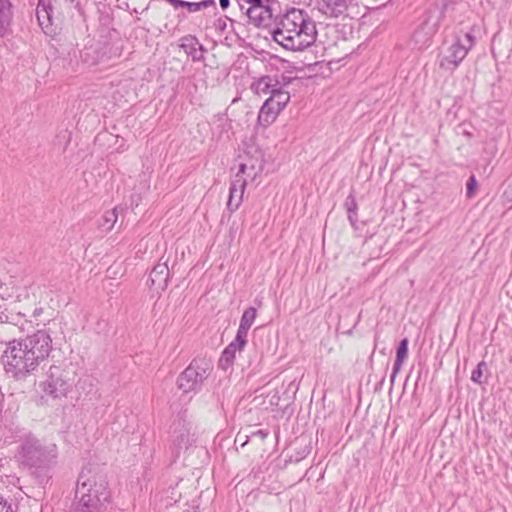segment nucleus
Here are the masks:
<instances>
[{"instance_id": "f257e3e1", "label": "nucleus", "mask_w": 512, "mask_h": 512, "mask_svg": "<svg viewBox=\"0 0 512 512\" xmlns=\"http://www.w3.org/2000/svg\"><path fill=\"white\" fill-rule=\"evenodd\" d=\"M52 350V338L46 330L13 339L1 356L5 372L16 380H24L45 361Z\"/></svg>"}, {"instance_id": "f03ea898", "label": "nucleus", "mask_w": 512, "mask_h": 512, "mask_svg": "<svg viewBox=\"0 0 512 512\" xmlns=\"http://www.w3.org/2000/svg\"><path fill=\"white\" fill-rule=\"evenodd\" d=\"M317 37L315 22L302 10L291 9L275 23L272 39L290 51H303L312 46Z\"/></svg>"}, {"instance_id": "7ed1b4c3", "label": "nucleus", "mask_w": 512, "mask_h": 512, "mask_svg": "<svg viewBox=\"0 0 512 512\" xmlns=\"http://www.w3.org/2000/svg\"><path fill=\"white\" fill-rule=\"evenodd\" d=\"M77 495L78 503L83 506L105 511L111 497L106 474L97 467L83 468L77 482Z\"/></svg>"}, {"instance_id": "20e7f679", "label": "nucleus", "mask_w": 512, "mask_h": 512, "mask_svg": "<svg viewBox=\"0 0 512 512\" xmlns=\"http://www.w3.org/2000/svg\"><path fill=\"white\" fill-rule=\"evenodd\" d=\"M57 445L34 436L25 437L15 453L16 461L29 469H46L56 462Z\"/></svg>"}, {"instance_id": "39448f33", "label": "nucleus", "mask_w": 512, "mask_h": 512, "mask_svg": "<svg viewBox=\"0 0 512 512\" xmlns=\"http://www.w3.org/2000/svg\"><path fill=\"white\" fill-rule=\"evenodd\" d=\"M38 386L41 399L61 400L71 391L72 382L67 372L58 366H51Z\"/></svg>"}, {"instance_id": "423d86ee", "label": "nucleus", "mask_w": 512, "mask_h": 512, "mask_svg": "<svg viewBox=\"0 0 512 512\" xmlns=\"http://www.w3.org/2000/svg\"><path fill=\"white\" fill-rule=\"evenodd\" d=\"M213 369L210 360L205 358L194 359L180 374L177 385L184 393L197 391Z\"/></svg>"}, {"instance_id": "0eeeda50", "label": "nucleus", "mask_w": 512, "mask_h": 512, "mask_svg": "<svg viewBox=\"0 0 512 512\" xmlns=\"http://www.w3.org/2000/svg\"><path fill=\"white\" fill-rule=\"evenodd\" d=\"M474 42L475 38L471 33L456 35L453 43L442 54L440 67L449 71L455 70L474 46Z\"/></svg>"}, {"instance_id": "6e6552de", "label": "nucleus", "mask_w": 512, "mask_h": 512, "mask_svg": "<svg viewBox=\"0 0 512 512\" xmlns=\"http://www.w3.org/2000/svg\"><path fill=\"white\" fill-rule=\"evenodd\" d=\"M237 5L250 24L266 27L272 19L271 0H236Z\"/></svg>"}, {"instance_id": "1a4fd4ad", "label": "nucleus", "mask_w": 512, "mask_h": 512, "mask_svg": "<svg viewBox=\"0 0 512 512\" xmlns=\"http://www.w3.org/2000/svg\"><path fill=\"white\" fill-rule=\"evenodd\" d=\"M32 327V321L28 320L22 313L0 314V342L7 345L8 341L15 339L19 333L29 331Z\"/></svg>"}, {"instance_id": "9d476101", "label": "nucleus", "mask_w": 512, "mask_h": 512, "mask_svg": "<svg viewBox=\"0 0 512 512\" xmlns=\"http://www.w3.org/2000/svg\"><path fill=\"white\" fill-rule=\"evenodd\" d=\"M239 159V167L234 179H247V183L254 181L262 171L260 157H251L248 159L240 157Z\"/></svg>"}, {"instance_id": "9b49d317", "label": "nucleus", "mask_w": 512, "mask_h": 512, "mask_svg": "<svg viewBox=\"0 0 512 512\" xmlns=\"http://www.w3.org/2000/svg\"><path fill=\"white\" fill-rule=\"evenodd\" d=\"M315 9L329 18H338L348 9L347 0H315Z\"/></svg>"}, {"instance_id": "f8f14e48", "label": "nucleus", "mask_w": 512, "mask_h": 512, "mask_svg": "<svg viewBox=\"0 0 512 512\" xmlns=\"http://www.w3.org/2000/svg\"><path fill=\"white\" fill-rule=\"evenodd\" d=\"M246 185L247 179H233L229 190V198L227 201V209L229 211L234 212L241 205Z\"/></svg>"}, {"instance_id": "ddd939ff", "label": "nucleus", "mask_w": 512, "mask_h": 512, "mask_svg": "<svg viewBox=\"0 0 512 512\" xmlns=\"http://www.w3.org/2000/svg\"><path fill=\"white\" fill-rule=\"evenodd\" d=\"M169 277V268L166 263H158L150 272L147 281L150 287H155L158 290H164L167 286Z\"/></svg>"}, {"instance_id": "4468645a", "label": "nucleus", "mask_w": 512, "mask_h": 512, "mask_svg": "<svg viewBox=\"0 0 512 512\" xmlns=\"http://www.w3.org/2000/svg\"><path fill=\"white\" fill-rule=\"evenodd\" d=\"M246 344V340H239L238 336H236L235 340L231 342L222 352V355L219 359V367L223 370H227L233 363L235 359V354L237 351H241Z\"/></svg>"}, {"instance_id": "2eb2a0df", "label": "nucleus", "mask_w": 512, "mask_h": 512, "mask_svg": "<svg viewBox=\"0 0 512 512\" xmlns=\"http://www.w3.org/2000/svg\"><path fill=\"white\" fill-rule=\"evenodd\" d=\"M13 12L10 0H0V38L6 37L10 32Z\"/></svg>"}, {"instance_id": "dca6fc26", "label": "nucleus", "mask_w": 512, "mask_h": 512, "mask_svg": "<svg viewBox=\"0 0 512 512\" xmlns=\"http://www.w3.org/2000/svg\"><path fill=\"white\" fill-rule=\"evenodd\" d=\"M279 82L271 77V76H263L253 82L251 89L259 96L262 95H272L274 91H276L279 86Z\"/></svg>"}, {"instance_id": "f3484780", "label": "nucleus", "mask_w": 512, "mask_h": 512, "mask_svg": "<svg viewBox=\"0 0 512 512\" xmlns=\"http://www.w3.org/2000/svg\"><path fill=\"white\" fill-rule=\"evenodd\" d=\"M281 111L276 106L272 105L268 100L264 102L262 107L260 108L257 123L260 126L268 127L271 125L277 118Z\"/></svg>"}, {"instance_id": "a211bd4d", "label": "nucleus", "mask_w": 512, "mask_h": 512, "mask_svg": "<svg viewBox=\"0 0 512 512\" xmlns=\"http://www.w3.org/2000/svg\"><path fill=\"white\" fill-rule=\"evenodd\" d=\"M257 316V311L254 307L247 308L241 317L240 325L237 330L236 336L239 340L243 341L247 339L248 331L254 323Z\"/></svg>"}, {"instance_id": "6ab92c4d", "label": "nucleus", "mask_w": 512, "mask_h": 512, "mask_svg": "<svg viewBox=\"0 0 512 512\" xmlns=\"http://www.w3.org/2000/svg\"><path fill=\"white\" fill-rule=\"evenodd\" d=\"M51 0H39L38 6L36 9V16L39 22V25L44 27L50 24L51 19Z\"/></svg>"}, {"instance_id": "aec40b11", "label": "nucleus", "mask_w": 512, "mask_h": 512, "mask_svg": "<svg viewBox=\"0 0 512 512\" xmlns=\"http://www.w3.org/2000/svg\"><path fill=\"white\" fill-rule=\"evenodd\" d=\"M267 100L282 111L290 100V94L283 90L281 84H279L276 91Z\"/></svg>"}, {"instance_id": "412c9836", "label": "nucleus", "mask_w": 512, "mask_h": 512, "mask_svg": "<svg viewBox=\"0 0 512 512\" xmlns=\"http://www.w3.org/2000/svg\"><path fill=\"white\" fill-rule=\"evenodd\" d=\"M408 354V340L405 338L401 340L396 353V359L393 365V373L391 379L393 380L396 374L400 371L402 364Z\"/></svg>"}, {"instance_id": "4be33fe9", "label": "nucleus", "mask_w": 512, "mask_h": 512, "mask_svg": "<svg viewBox=\"0 0 512 512\" xmlns=\"http://www.w3.org/2000/svg\"><path fill=\"white\" fill-rule=\"evenodd\" d=\"M117 219H118L117 209L108 210L103 214V216L100 220L99 226L104 231L108 232L114 227L115 223L117 222Z\"/></svg>"}, {"instance_id": "5701e85b", "label": "nucleus", "mask_w": 512, "mask_h": 512, "mask_svg": "<svg viewBox=\"0 0 512 512\" xmlns=\"http://www.w3.org/2000/svg\"><path fill=\"white\" fill-rule=\"evenodd\" d=\"M422 30H424L426 38L425 39H421V33L422 32L421 31H416L415 34H414V38H415L416 42L422 41L423 43H425L436 32V30H437V23L434 22V23L430 24L427 21V22H425L423 24Z\"/></svg>"}, {"instance_id": "b1692460", "label": "nucleus", "mask_w": 512, "mask_h": 512, "mask_svg": "<svg viewBox=\"0 0 512 512\" xmlns=\"http://www.w3.org/2000/svg\"><path fill=\"white\" fill-rule=\"evenodd\" d=\"M486 368L485 362H480L476 369L473 370L471 375V380L475 383L481 384L482 383V376H483V369Z\"/></svg>"}, {"instance_id": "393cba45", "label": "nucleus", "mask_w": 512, "mask_h": 512, "mask_svg": "<svg viewBox=\"0 0 512 512\" xmlns=\"http://www.w3.org/2000/svg\"><path fill=\"white\" fill-rule=\"evenodd\" d=\"M208 3L206 1L202 2H184V8L188 10L190 13H194L199 11L202 7H207Z\"/></svg>"}, {"instance_id": "a878e982", "label": "nucleus", "mask_w": 512, "mask_h": 512, "mask_svg": "<svg viewBox=\"0 0 512 512\" xmlns=\"http://www.w3.org/2000/svg\"><path fill=\"white\" fill-rule=\"evenodd\" d=\"M189 441V434L186 430L180 431L179 435L175 436L174 442L181 449L183 446L186 447Z\"/></svg>"}, {"instance_id": "bb28decb", "label": "nucleus", "mask_w": 512, "mask_h": 512, "mask_svg": "<svg viewBox=\"0 0 512 512\" xmlns=\"http://www.w3.org/2000/svg\"><path fill=\"white\" fill-rule=\"evenodd\" d=\"M346 207H347V211L349 213V219L350 221H352V213H355V210L357 208V204H356V200L353 196H349L346 200V203H345Z\"/></svg>"}, {"instance_id": "cd10ccee", "label": "nucleus", "mask_w": 512, "mask_h": 512, "mask_svg": "<svg viewBox=\"0 0 512 512\" xmlns=\"http://www.w3.org/2000/svg\"><path fill=\"white\" fill-rule=\"evenodd\" d=\"M0 512H14L12 503L0 496Z\"/></svg>"}, {"instance_id": "c85d7f7f", "label": "nucleus", "mask_w": 512, "mask_h": 512, "mask_svg": "<svg viewBox=\"0 0 512 512\" xmlns=\"http://www.w3.org/2000/svg\"><path fill=\"white\" fill-rule=\"evenodd\" d=\"M477 182L474 176H471L467 182L466 193L468 197H472L476 188Z\"/></svg>"}, {"instance_id": "c756f323", "label": "nucleus", "mask_w": 512, "mask_h": 512, "mask_svg": "<svg viewBox=\"0 0 512 512\" xmlns=\"http://www.w3.org/2000/svg\"><path fill=\"white\" fill-rule=\"evenodd\" d=\"M74 512H104V511L96 509V508L94 509V508L86 507V506H83V504H81V503H77V505L74 509Z\"/></svg>"}, {"instance_id": "7c9ffc66", "label": "nucleus", "mask_w": 512, "mask_h": 512, "mask_svg": "<svg viewBox=\"0 0 512 512\" xmlns=\"http://www.w3.org/2000/svg\"><path fill=\"white\" fill-rule=\"evenodd\" d=\"M168 3H170L175 9L178 8H184V2L183 0H166Z\"/></svg>"}, {"instance_id": "2f4dec72", "label": "nucleus", "mask_w": 512, "mask_h": 512, "mask_svg": "<svg viewBox=\"0 0 512 512\" xmlns=\"http://www.w3.org/2000/svg\"><path fill=\"white\" fill-rule=\"evenodd\" d=\"M20 288H16V291L10 294H7V297L14 300H20L21 293H19Z\"/></svg>"}, {"instance_id": "473e14b6", "label": "nucleus", "mask_w": 512, "mask_h": 512, "mask_svg": "<svg viewBox=\"0 0 512 512\" xmlns=\"http://www.w3.org/2000/svg\"><path fill=\"white\" fill-rule=\"evenodd\" d=\"M219 4L222 9H226L229 7L230 1L229 0H219Z\"/></svg>"}, {"instance_id": "72a5a7b5", "label": "nucleus", "mask_w": 512, "mask_h": 512, "mask_svg": "<svg viewBox=\"0 0 512 512\" xmlns=\"http://www.w3.org/2000/svg\"><path fill=\"white\" fill-rule=\"evenodd\" d=\"M253 435H256V436H259L261 437L262 439L266 438L267 436V433L262 431V430H258L257 432L253 433Z\"/></svg>"}, {"instance_id": "f704fd0d", "label": "nucleus", "mask_w": 512, "mask_h": 512, "mask_svg": "<svg viewBox=\"0 0 512 512\" xmlns=\"http://www.w3.org/2000/svg\"><path fill=\"white\" fill-rule=\"evenodd\" d=\"M40 313V311H38L37 309L34 310V315H38Z\"/></svg>"}]
</instances>
